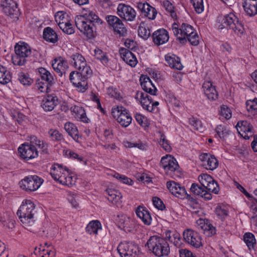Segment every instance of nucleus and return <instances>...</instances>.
<instances>
[{
  "label": "nucleus",
  "instance_id": "bb28decb",
  "mask_svg": "<svg viewBox=\"0 0 257 257\" xmlns=\"http://www.w3.org/2000/svg\"><path fill=\"white\" fill-rule=\"evenodd\" d=\"M202 88L205 95L209 100H214L217 98V92L211 81L204 82L202 85Z\"/></svg>",
  "mask_w": 257,
  "mask_h": 257
},
{
  "label": "nucleus",
  "instance_id": "de8ad7c7",
  "mask_svg": "<svg viewBox=\"0 0 257 257\" xmlns=\"http://www.w3.org/2000/svg\"><path fill=\"white\" fill-rule=\"evenodd\" d=\"M215 214L218 219L223 221L228 216V211L224 207L217 206L215 209Z\"/></svg>",
  "mask_w": 257,
  "mask_h": 257
},
{
  "label": "nucleus",
  "instance_id": "8fccbe9b",
  "mask_svg": "<svg viewBox=\"0 0 257 257\" xmlns=\"http://www.w3.org/2000/svg\"><path fill=\"white\" fill-rule=\"evenodd\" d=\"M94 56L96 59L99 60L103 64H106L108 62L106 53L99 49H95Z\"/></svg>",
  "mask_w": 257,
  "mask_h": 257
},
{
  "label": "nucleus",
  "instance_id": "5fc2aeb1",
  "mask_svg": "<svg viewBox=\"0 0 257 257\" xmlns=\"http://www.w3.org/2000/svg\"><path fill=\"white\" fill-rule=\"evenodd\" d=\"M48 134L54 141L59 142L64 140L63 135L57 130H50Z\"/></svg>",
  "mask_w": 257,
  "mask_h": 257
},
{
  "label": "nucleus",
  "instance_id": "4c0bfd02",
  "mask_svg": "<svg viewBox=\"0 0 257 257\" xmlns=\"http://www.w3.org/2000/svg\"><path fill=\"white\" fill-rule=\"evenodd\" d=\"M105 193L108 195L107 198L108 201L114 204L119 202L122 198L121 193L115 190L111 189H106Z\"/></svg>",
  "mask_w": 257,
  "mask_h": 257
},
{
  "label": "nucleus",
  "instance_id": "5701e85b",
  "mask_svg": "<svg viewBox=\"0 0 257 257\" xmlns=\"http://www.w3.org/2000/svg\"><path fill=\"white\" fill-rule=\"evenodd\" d=\"M59 102L58 97L55 94H52L48 95L43 99L41 106L45 111H50L54 109Z\"/></svg>",
  "mask_w": 257,
  "mask_h": 257
},
{
  "label": "nucleus",
  "instance_id": "e2e57ef3",
  "mask_svg": "<svg viewBox=\"0 0 257 257\" xmlns=\"http://www.w3.org/2000/svg\"><path fill=\"white\" fill-rule=\"evenodd\" d=\"M159 144L167 152H169L171 151V146L169 144L168 140L165 139V136L164 134L161 135Z\"/></svg>",
  "mask_w": 257,
  "mask_h": 257
},
{
  "label": "nucleus",
  "instance_id": "0e129e2a",
  "mask_svg": "<svg viewBox=\"0 0 257 257\" xmlns=\"http://www.w3.org/2000/svg\"><path fill=\"white\" fill-rule=\"evenodd\" d=\"M220 114L225 119H228L231 116V112L230 109L226 105L221 106Z\"/></svg>",
  "mask_w": 257,
  "mask_h": 257
},
{
  "label": "nucleus",
  "instance_id": "9b49d317",
  "mask_svg": "<svg viewBox=\"0 0 257 257\" xmlns=\"http://www.w3.org/2000/svg\"><path fill=\"white\" fill-rule=\"evenodd\" d=\"M117 250L121 257H137L139 253L138 246L130 242L120 243L117 247Z\"/></svg>",
  "mask_w": 257,
  "mask_h": 257
},
{
  "label": "nucleus",
  "instance_id": "0eeeda50",
  "mask_svg": "<svg viewBox=\"0 0 257 257\" xmlns=\"http://www.w3.org/2000/svg\"><path fill=\"white\" fill-rule=\"evenodd\" d=\"M16 56L12 58L15 65H24L27 61L26 58L31 54L30 47L25 43H19L15 47Z\"/></svg>",
  "mask_w": 257,
  "mask_h": 257
},
{
  "label": "nucleus",
  "instance_id": "052dcab7",
  "mask_svg": "<svg viewBox=\"0 0 257 257\" xmlns=\"http://www.w3.org/2000/svg\"><path fill=\"white\" fill-rule=\"evenodd\" d=\"M113 176L124 184L132 185L133 183V181L130 178L124 175H120L118 173H115Z\"/></svg>",
  "mask_w": 257,
  "mask_h": 257
},
{
  "label": "nucleus",
  "instance_id": "39448f33",
  "mask_svg": "<svg viewBox=\"0 0 257 257\" xmlns=\"http://www.w3.org/2000/svg\"><path fill=\"white\" fill-rule=\"evenodd\" d=\"M36 213L34 203L30 200H25L19 207L17 214L26 227H29L34 223Z\"/></svg>",
  "mask_w": 257,
  "mask_h": 257
},
{
  "label": "nucleus",
  "instance_id": "bf43d9fd",
  "mask_svg": "<svg viewBox=\"0 0 257 257\" xmlns=\"http://www.w3.org/2000/svg\"><path fill=\"white\" fill-rule=\"evenodd\" d=\"M52 86L48 85V84L44 82L40 81V80H37L36 83V88L41 92H48L50 87Z\"/></svg>",
  "mask_w": 257,
  "mask_h": 257
},
{
  "label": "nucleus",
  "instance_id": "f3484780",
  "mask_svg": "<svg viewBox=\"0 0 257 257\" xmlns=\"http://www.w3.org/2000/svg\"><path fill=\"white\" fill-rule=\"evenodd\" d=\"M116 222L118 227L126 232H131L135 230V221L125 215H118Z\"/></svg>",
  "mask_w": 257,
  "mask_h": 257
},
{
  "label": "nucleus",
  "instance_id": "b1692460",
  "mask_svg": "<svg viewBox=\"0 0 257 257\" xmlns=\"http://www.w3.org/2000/svg\"><path fill=\"white\" fill-rule=\"evenodd\" d=\"M52 67L54 70L62 77L65 76L67 69L68 68L67 62L62 58H56L52 61Z\"/></svg>",
  "mask_w": 257,
  "mask_h": 257
},
{
  "label": "nucleus",
  "instance_id": "a18cd8bd",
  "mask_svg": "<svg viewBox=\"0 0 257 257\" xmlns=\"http://www.w3.org/2000/svg\"><path fill=\"white\" fill-rule=\"evenodd\" d=\"M246 106L247 110L250 114L253 115L257 114V98L247 100Z\"/></svg>",
  "mask_w": 257,
  "mask_h": 257
},
{
  "label": "nucleus",
  "instance_id": "f257e3e1",
  "mask_svg": "<svg viewBox=\"0 0 257 257\" xmlns=\"http://www.w3.org/2000/svg\"><path fill=\"white\" fill-rule=\"evenodd\" d=\"M102 23V21L98 16L94 12L90 11L75 19V25L78 29L89 39L93 37L95 24H101Z\"/></svg>",
  "mask_w": 257,
  "mask_h": 257
},
{
  "label": "nucleus",
  "instance_id": "423d86ee",
  "mask_svg": "<svg viewBox=\"0 0 257 257\" xmlns=\"http://www.w3.org/2000/svg\"><path fill=\"white\" fill-rule=\"evenodd\" d=\"M50 175L54 180L61 184L69 186L74 184L69 170L62 165L54 164L50 171Z\"/></svg>",
  "mask_w": 257,
  "mask_h": 257
},
{
  "label": "nucleus",
  "instance_id": "393cba45",
  "mask_svg": "<svg viewBox=\"0 0 257 257\" xmlns=\"http://www.w3.org/2000/svg\"><path fill=\"white\" fill-rule=\"evenodd\" d=\"M119 54L121 58L128 65L132 67L136 66L138 60L136 56L130 50L124 48H121L119 49Z\"/></svg>",
  "mask_w": 257,
  "mask_h": 257
},
{
  "label": "nucleus",
  "instance_id": "1a4fd4ad",
  "mask_svg": "<svg viewBox=\"0 0 257 257\" xmlns=\"http://www.w3.org/2000/svg\"><path fill=\"white\" fill-rule=\"evenodd\" d=\"M172 30L177 39L182 44H185L187 42L186 38L195 32L192 26L185 23H183L179 28L178 25L174 23L172 25Z\"/></svg>",
  "mask_w": 257,
  "mask_h": 257
},
{
  "label": "nucleus",
  "instance_id": "c03bdc74",
  "mask_svg": "<svg viewBox=\"0 0 257 257\" xmlns=\"http://www.w3.org/2000/svg\"><path fill=\"white\" fill-rule=\"evenodd\" d=\"M188 200V206L190 210H192L195 212H198L200 209V204L196 199L188 194L185 197Z\"/></svg>",
  "mask_w": 257,
  "mask_h": 257
},
{
  "label": "nucleus",
  "instance_id": "4d7b16f0",
  "mask_svg": "<svg viewBox=\"0 0 257 257\" xmlns=\"http://www.w3.org/2000/svg\"><path fill=\"white\" fill-rule=\"evenodd\" d=\"M195 11L198 14H201L204 11L203 0H191Z\"/></svg>",
  "mask_w": 257,
  "mask_h": 257
},
{
  "label": "nucleus",
  "instance_id": "6e6d98bb",
  "mask_svg": "<svg viewBox=\"0 0 257 257\" xmlns=\"http://www.w3.org/2000/svg\"><path fill=\"white\" fill-rule=\"evenodd\" d=\"M19 80L24 85H30L33 82V79L29 77L28 75L23 72L19 75Z\"/></svg>",
  "mask_w": 257,
  "mask_h": 257
},
{
  "label": "nucleus",
  "instance_id": "680f3d73",
  "mask_svg": "<svg viewBox=\"0 0 257 257\" xmlns=\"http://www.w3.org/2000/svg\"><path fill=\"white\" fill-rule=\"evenodd\" d=\"M135 117L137 121L144 127L148 126V123L147 117L140 113H136Z\"/></svg>",
  "mask_w": 257,
  "mask_h": 257
},
{
  "label": "nucleus",
  "instance_id": "3c124183",
  "mask_svg": "<svg viewBox=\"0 0 257 257\" xmlns=\"http://www.w3.org/2000/svg\"><path fill=\"white\" fill-rule=\"evenodd\" d=\"M213 178L207 174H202L198 176V180L204 187L213 181Z\"/></svg>",
  "mask_w": 257,
  "mask_h": 257
},
{
  "label": "nucleus",
  "instance_id": "ea45409f",
  "mask_svg": "<svg viewBox=\"0 0 257 257\" xmlns=\"http://www.w3.org/2000/svg\"><path fill=\"white\" fill-rule=\"evenodd\" d=\"M12 78L10 72L7 68L0 65V83L3 84L9 83Z\"/></svg>",
  "mask_w": 257,
  "mask_h": 257
},
{
  "label": "nucleus",
  "instance_id": "e433bc0d",
  "mask_svg": "<svg viewBox=\"0 0 257 257\" xmlns=\"http://www.w3.org/2000/svg\"><path fill=\"white\" fill-rule=\"evenodd\" d=\"M64 128L69 136L75 141L79 142L81 136L79 135V132L76 125L70 122H66L64 125Z\"/></svg>",
  "mask_w": 257,
  "mask_h": 257
},
{
  "label": "nucleus",
  "instance_id": "9d476101",
  "mask_svg": "<svg viewBox=\"0 0 257 257\" xmlns=\"http://www.w3.org/2000/svg\"><path fill=\"white\" fill-rule=\"evenodd\" d=\"M114 117L117 116V122L123 127L128 126L132 122V117L128 111L122 106H118L112 109Z\"/></svg>",
  "mask_w": 257,
  "mask_h": 257
},
{
  "label": "nucleus",
  "instance_id": "20e7f679",
  "mask_svg": "<svg viewBox=\"0 0 257 257\" xmlns=\"http://www.w3.org/2000/svg\"><path fill=\"white\" fill-rule=\"evenodd\" d=\"M217 26L219 29H232L234 32L240 35L243 33L244 29L243 25L236 16L230 13L225 15L219 16L217 18Z\"/></svg>",
  "mask_w": 257,
  "mask_h": 257
},
{
  "label": "nucleus",
  "instance_id": "49530a36",
  "mask_svg": "<svg viewBox=\"0 0 257 257\" xmlns=\"http://www.w3.org/2000/svg\"><path fill=\"white\" fill-rule=\"evenodd\" d=\"M207 163L204 165V167L207 170L213 171L217 168L218 162L214 155H211L210 158L208 159Z\"/></svg>",
  "mask_w": 257,
  "mask_h": 257
},
{
  "label": "nucleus",
  "instance_id": "cd10ccee",
  "mask_svg": "<svg viewBox=\"0 0 257 257\" xmlns=\"http://www.w3.org/2000/svg\"><path fill=\"white\" fill-rule=\"evenodd\" d=\"M136 213L145 225H149L151 224L152 217L150 212L145 207L141 206H138L136 209Z\"/></svg>",
  "mask_w": 257,
  "mask_h": 257
},
{
  "label": "nucleus",
  "instance_id": "37998d69",
  "mask_svg": "<svg viewBox=\"0 0 257 257\" xmlns=\"http://www.w3.org/2000/svg\"><path fill=\"white\" fill-rule=\"evenodd\" d=\"M59 28L63 32L68 35H71L74 33V29L70 22H59Z\"/></svg>",
  "mask_w": 257,
  "mask_h": 257
},
{
  "label": "nucleus",
  "instance_id": "473e14b6",
  "mask_svg": "<svg viewBox=\"0 0 257 257\" xmlns=\"http://www.w3.org/2000/svg\"><path fill=\"white\" fill-rule=\"evenodd\" d=\"M38 71L42 81H43V82L50 86H53L56 83L53 75L45 68L43 67L39 68Z\"/></svg>",
  "mask_w": 257,
  "mask_h": 257
},
{
  "label": "nucleus",
  "instance_id": "aec40b11",
  "mask_svg": "<svg viewBox=\"0 0 257 257\" xmlns=\"http://www.w3.org/2000/svg\"><path fill=\"white\" fill-rule=\"evenodd\" d=\"M238 133L245 139H249L253 134V127L246 120L238 121L236 124Z\"/></svg>",
  "mask_w": 257,
  "mask_h": 257
},
{
  "label": "nucleus",
  "instance_id": "f8f14e48",
  "mask_svg": "<svg viewBox=\"0 0 257 257\" xmlns=\"http://www.w3.org/2000/svg\"><path fill=\"white\" fill-rule=\"evenodd\" d=\"M117 14L122 19L127 22H134L137 18V12L135 10L124 4H119L118 5Z\"/></svg>",
  "mask_w": 257,
  "mask_h": 257
},
{
  "label": "nucleus",
  "instance_id": "f03ea898",
  "mask_svg": "<svg viewBox=\"0 0 257 257\" xmlns=\"http://www.w3.org/2000/svg\"><path fill=\"white\" fill-rule=\"evenodd\" d=\"M92 75V70L87 64L72 71L69 74V80L79 91L84 92L88 88V80Z\"/></svg>",
  "mask_w": 257,
  "mask_h": 257
},
{
  "label": "nucleus",
  "instance_id": "f704fd0d",
  "mask_svg": "<svg viewBox=\"0 0 257 257\" xmlns=\"http://www.w3.org/2000/svg\"><path fill=\"white\" fill-rule=\"evenodd\" d=\"M43 37L45 40L51 43H55L58 41L57 33L50 27L44 29Z\"/></svg>",
  "mask_w": 257,
  "mask_h": 257
},
{
  "label": "nucleus",
  "instance_id": "dca6fc26",
  "mask_svg": "<svg viewBox=\"0 0 257 257\" xmlns=\"http://www.w3.org/2000/svg\"><path fill=\"white\" fill-rule=\"evenodd\" d=\"M183 238L190 245L199 248L202 246L201 238L196 231L192 229H186L183 232Z\"/></svg>",
  "mask_w": 257,
  "mask_h": 257
},
{
  "label": "nucleus",
  "instance_id": "774afa93",
  "mask_svg": "<svg viewBox=\"0 0 257 257\" xmlns=\"http://www.w3.org/2000/svg\"><path fill=\"white\" fill-rule=\"evenodd\" d=\"M189 123L194 126V128L196 130H200L202 128V125L201 121L193 117L189 119Z\"/></svg>",
  "mask_w": 257,
  "mask_h": 257
},
{
  "label": "nucleus",
  "instance_id": "7c9ffc66",
  "mask_svg": "<svg viewBox=\"0 0 257 257\" xmlns=\"http://www.w3.org/2000/svg\"><path fill=\"white\" fill-rule=\"evenodd\" d=\"M243 7L248 16L252 17L257 14V0H244Z\"/></svg>",
  "mask_w": 257,
  "mask_h": 257
},
{
  "label": "nucleus",
  "instance_id": "412c9836",
  "mask_svg": "<svg viewBox=\"0 0 257 257\" xmlns=\"http://www.w3.org/2000/svg\"><path fill=\"white\" fill-rule=\"evenodd\" d=\"M152 37L153 42L157 46L167 43L169 39L168 32L164 29H160L155 31Z\"/></svg>",
  "mask_w": 257,
  "mask_h": 257
},
{
  "label": "nucleus",
  "instance_id": "6ab92c4d",
  "mask_svg": "<svg viewBox=\"0 0 257 257\" xmlns=\"http://www.w3.org/2000/svg\"><path fill=\"white\" fill-rule=\"evenodd\" d=\"M170 192L177 197L184 198L188 195L185 188L174 181H168L166 183Z\"/></svg>",
  "mask_w": 257,
  "mask_h": 257
},
{
  "label": "nucleus",
  "instance_id": "c85d7f7f",
  "mask_svg": "<svg viewBox=\"0 0 257 257\" xmlns=\"http://www.w3.org/2000/svg\"><path fill=\"white\" fill-rule=\"evenodd\" d=\"M191 191L195 195L200 196L206 200L212 198V195L203 188L198 184L193 183L190 188Z\"/></svg>",
  "mask_w": 257,
  "mask_h": 257
},
{
  "label": "nucleus",
  "instance_id": "338daca9",
  "mask_svg": "<svg viewBox=\"0 0 257 257\" xmlns=\"http://www.w3.org/2000/svg\"><path fill=\"white\" fill-rule=\"evenodd\" d=\"M153 203L154 205L159 210H163L165 208L163 201L157 197L153 198Z\"/></svg>",
  "mask_w": 257,
  "mask_h": 257
},
{
  "label": "nucleus",
  "instance_id": "7ed1b4c3",
  "mask_svg": "<svg viewBox=\"0 0 257 257\" xmlns=\"http://www.w3.org/2000/svg\"><path fill=\"white\" fill-rule=\"evenodd\" d=\"M150 251L157 257L168 256L170 249L167 240L158 235L151 236L146 245Z\"/></svg>",
  "mask_w": 257,
  "mask_h": 257
},
{
  "label": "nucleus",
  "instance_id": "58836bf2",
  "mask_svg": "<svg viewBox=\"0 0 257 257\" xmlns=\"http://www.w3.org/2000/svg\"><path fill=\"white\" fill-rule=\"evenodd\" d=\"M101 229V225L98 220H93L90 221L86 227V231L90 234L96 235L98 230Z\"/></svg>",
  "mask_w": 257,
  "mask_h": 257
},
{
  "label": "nucleus",
  "instance_id": "a211bd4d",
  "mask_svg": "<svg viewBox=\"0 0 257 257\" xmlns=\"http://www.w3.org/2000/svg\"><path fill=\"white\" fill-rule=\"evenodd\" d=\"M136 7L142 15L149 19L153 20L156 18L157 10L148 3H136Z\"/></svg>",
  "mask_w": 257,
  "mask_h": 257
},
{
  "label": "nucleus",
  "instance_id": "a878e982",
  "mask_svg": "<svg viewBox=\"0 0 257 257\" xmlns=\"http://www.w3.org/2000/svg\"><path fill=\"white\" fill-rule=\"evenodd\" d=\"M136 98L139 99L143 108L148 111H152V98L147 93H144L141 91H138L136 93Z\"/></svg>",
  "mask_w": 257,
  "mask_h": 257
},
{
  "label": "nucleus",
  "instance_id": "c9c22d12",
  "mask_svg": "<svg viewBox=\"0 0 257 257\" xmlns=\"http://www.w3.org/2000/svg\"><path fill=\"white\" fill-rule=\"evenodd\" d=\"M30 142L34 146H37L40 150L42 154H49L48 144L46 142L38 139L35 136L30 137Z\"/></svg>",
  "mask_w": 257,
  "mask_h": 257
},
{
  "label": "nucleus",
  "instance_id": "2f4dec72",
  "mask_svg": "<svg viewBox=\"0 0 257 257\" xmlns=\"http://www.w3.org/2000/svg\"><path fill=\"white\" fill-rule=\"evenodd\" d=\"M165 60L171 68L181 70L183 67L181 63L180 58L174 54L170 53L167 54L165 56Z\"/></svg>",
  "mask_w": 257,
  "mask_h": 257
},
{
  "label": "nucleus",
  "instance_id": "79ce46f5",
  "mask_svg": "<svg viewBox=\"0 0 257 257\" xmlns=\"http://www.w3.org/2000/svg\"><path fill=\"white\" fill-rule=\"evenodd\" d=\"M162 6L165 9L168 14L174 19H177V14L175 11V8L173 4L169 1L163 2Z\"/></svg>",
  "mask_w": 257,
  "mask_h": 257
},
{
  "label": "nucleus",
  "instance_id": "2eb2a0df",
  "mask_svg": "<svg viewBox=\"0 0 257 257\" xmlns=\"http://www.w3.org/2000/svg\"><path fill=\"white\" fill-rule=\"evenodd\" d=\"M160 166L164 169L166 173L168 175H172L179 168V165L176 160L171 156L166 155L162 158L160 162Z\"/></svg>",
  "mask_w": 257,
  "mask_h": 257
},
{
  "label": "nucleus",
  "instance_id": "603ef678",
  "mask_svg": "<svg viewBox=\"0 0 257 257\" xmlns=\"http://www.w3.org/2000/svg\"><path fill=\"white\" fill-rule=\"evenodd\" d=\"M204 233L207 236H212L216 234V228L210 223L204 224L201 226Z\"/></svg>",
  "mask_w": 257,
  "mask_h": 257
},
{
  "label": "nucleus",
  "instance_id": "09e8293b",
  "mask_svg": "<svg viewBox=\"0 0 257 257\" xmlns=\"http://www.w3.org/2000/svg\"><path fill=\"white\" fill-rule=\"evenodd\" d=\"M215 132L218 137L221 139H224L229 135L230 132L225 126L221 124L216 126Z\"/></svg>",
  "mask_w": 257,
  "mask_h": 257
},
{
  "label": "nucleus",
  "instance_id": "4468645a",
  "mask_svg": "<svg viewBox=\"0 0 257 257\" xmlns=\"http://www.w3.org/2000/svg\"><path fill=\"white\" fill-rule=\"evenodd\" d=\"M20 156L23 159L29 160L38 156V152L32 143H27L22 145L18 149Z\"/></svg>",
  "mask_w": 257,
  "mask_h": 257
},
{
  "label": "nucleus",
  "instance_id": "13d9d810",
  "mask_svg": "<svg viewBox=\"0 0 257 257\" xmlns=\"http://www.w3.org/2000/svg\"><path fill=\"white\" fill-rule=\"evenodd\" d=\"M204 188H205V190L207 189L214 194H218L219 191L218 184L214 179L212 182H210Z\"/></svg>",
  "mask_w": 257,
  "mask_h": 257
},
{
  "label": "nucleus",
  "instance_id": "6e6552de",
  "mask_svg": "<svg viewBox=\"0 0 257 257\" xmlns=\"http://www.w3.org/2000/svg\"><path fill=\"white\" fill-rule=\"evenodd\" d=\"M43 182V179L37 175L25 177L19 182L20 188L27 192L37 190Z\"/></svg>",
  "mask_w": 257,
  "mask_h": 257
},
{
  "label": "nucleus",
  "instance_id": "a19ab883",
  "mask_svg": "<svg viewBox=\"0 0 257 257\" xmlns=\"http://www.w3.org/2000/svg\"><path fill=\"white\" fill-rule=\"evenodd\" d=\"M243 240L249 249H254L256 244L254 235L250 232H246L243 235Z\"/></svg>",
  "mask_w": 257,
  "mask_h": 257
},
{
  "label": "nucleus",
  "instance_id": "ddd939ff",
  "mask_svg": "<svg viewBox=\"0 0 257 257\" xmlns=\"http://www.w3.org/2000/svg\"><path fill=\"white\" fill-rule=\"evenodd\" d=\"M105 20L115 33L120 36L126 35L127 30L121 19L115 16L108 15L105 17Z\"/></svg>",
  "mask_w": 257,
  "mask_h": 257
},
{
  "label": "nucleus",
  "instance_id": "c756f323",
  "mask_svg": "<svg viewBox=\"0 0 257 257\" xmlns=\"http://www.w3.org/2000/svg\"><path fill=\"white\" fill-rule=\"evenodd\" d=\"M140 81L141 87L146 92L145 93H149L153 95H156L157 89L148 76L144 77L143 81H142V78H141Z\"/></svg>",
  "mask_w": 257,
  "mask_h": 257
},
{
  "label": "nucleus",
  "instance_id": "69168bd1",
  "mask_svg": "<svg viewBox=\"0 0 257 257\" xmlns=\"http://www.w3.org/2000/svg\"><path fill=\"white\" fill-rule=\"evenodd\" d=\"M186 39L193 46H197L199 44V37L196 32H194L192 35H190Z\"/></svg>",
  "mask_w": 257,
  "mask_h": 257
},
{
  "label": "nucleus",
  "instance_id": "864d4df0",
  "mask_svg": "<svg viewBox=\"0 0 257 257\" xmlns=\"http://www.w3.org/2000/svg\"><path fill=\"white\" fill-rule=\"evenodd\" d=\"M138 35L144 40H147L151 36V31L148 28L140 26L138 29Z\"/></svg>",
  "mask_w": 257,
  "mask_h": 257
},
{
  "label": "nucleus",
  "instance_id": "72a5a7b5",
  "mask_svg": "<svg viewBox=\"0 0 257 257\" xmlns=\"http://www.w3.org/2000/svg\"><path fill=\"white\" fill-rule=\"evenodd\" d=\"M70 63L76 70L87 64L85 58L78 53H75L71 55Z\"/></svg>",
  "mask_w": 257,
  "mask_h": 257
},
{
  "label": "nucleus",
  "instance_id": "4be33fe9",
  "mask_svg": "<svg viewBox=\"0 0 257 257\" xmlns=\"http://www.w3.org/2000/svg\"><path fill=\"white\" fill-rule=\"evenodd\" d=\"M18 0H2L1 7L7 15H17L19 12Z\"/></svg>",
  "mask_w": 257,
  "mask_h": 257
}]
</instances>
